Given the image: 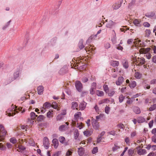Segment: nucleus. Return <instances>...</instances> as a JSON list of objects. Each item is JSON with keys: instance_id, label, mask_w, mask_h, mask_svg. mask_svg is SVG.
I'll list each match as a JSON object with an SVG mask.
<instances>
[{"instance_id": "1", "label": "nucleus", "mask_w": 156, "mask_h": 156, "mask_svg": "<svg viewBox=\"0 0 156 156\" xmlns=\"http://www.w3.org/2000/svg\"><path fill=\"white\" fill-rule=\"evenodd\" d=\"M19 111L21 112V113H23L25 112V110L22 107H19L17 108V107H16L15 109L14 110H11L9 109L6 112L7 114H8V115L10 116L15 115L16 113H18Z\"/></svg>"}, {"instance_id": "2", "label": "nucleus", "mask_w": 156, "mask_h": 156, "mask_svg": "<svg viewBox=\"0 0 156 156\" xmlns=\"http://www.w3.org/2000/svg\"><path fill=\"white\" fill-rule=\"evenodd\" d=\"M7 132L4 129L3 126L0 125V141L3 140L6 135Z\"/></svg>"}, {"instance_id": "3", "label": "nucleus", "mask_w": 156, "mask_h": 156, "mask_svg": "<svg viewBox=\"0 0 156 156\" xmlns=\"http://www.w3.org/2000/svg\"><path fill=\"white\" fill-rule=\"evenodd\" d=\"M19 73L20 71L19 70H17L15 72L13 73V77L9 78V83H11L18 77L19 76Z\"/></svg>"}, {"instance_id": "4", "label": "nucleus", "mask_w": 156, "mask_h": 156, "mask_svg": "<svg viewBox=\"0 0 156 156\" xmlns=\"http://www.w3.org/2000/svg\"><path fill=\"white\" fill-rule=\"evenodd\" d=\"M30 116L31 119L32 120H34L35 122L38 123L39 122V116H38L37 115H36L34 112H31L30 113Z\"/></svg>"}, {"instance_id": "5", "label": "nucleus", "mask_w": 156, "mask_h": 156, "mask_svg": "<svg viewBox=\"0 0 156 156\" xmlns=\"http://www.w3.org/2000/svg\"><path fill=\"white\" fill-rule=\"evenodd\" d=\"M43 144L44 147L46 149H48L49 147L50 143L48 139L46 137H45L43 139Z\"/></svg>"}, {"instance_id": "6", "label": "nucleus", "mask_w": 156, "mask_h": 156, "mask_svg": "<svg viewBox=\"0 0 156 156\" xmlns=\"http://www.w3.org/2000/svg\"><path fill=\"white\" fill-rule=\"evenodd\" d=\"M92 125L93 127L95 129H98L99 127V123L96 119H93L91 120Z\"/></svg>"}, {"instance_id": "7", "label": "nucleus", "mask_w": 156, "mask_h": 156, "mask_svg": "<svg viewBox=\"0 0 156 156\" xmlns=\"http://www.w3.org/2000/svg\"><path fill=\"white\" fill-rule=\"evenodd\" d=\"M141 148L140 146H139L137 147L136 148L138 150L137 153L140 155H144L146 153V151L145 149H140L139 148Z\"/></svg>"}, {"instance_id": "8", "label": "nucleus", "mask_w": 156, "mask_h": 156, "mask_svg": "<svg viewBox=\"0 0 156 156\" xmlns=\"http://www.w3.org/2000/svg\"><path fill=\"white\" fill-rule=\"evenodd\" d=\"M136 63L138 65L141 64L142 65L144 64L145 62V59L143 58H138L136 59Z\"/></svg>"}, {"instance_id": "9", "label": "nucleus", "mask_w": 156, "mask_h": 156, "mask_svg": "<svg viewBox=\"0 0 156 156\" xmlns=\"http://www.w3.org/2000/svg\"><path fill=\"white\" fill-rule=\"evenodd\" d=\"M75 86L76 89L79 91H80L81 90L82 88V84L79 81H77L76 82Z\"/></svg>"}, {"instance_id": "10", "label": "nucleus", "mask_w": 156, "mask_h": 156, "mask_svg": "<svg viewBox=\"0 0 156 156\" xmlns=\"http://www.w3.org/2000/svg\"><path fill=\"white\" fill-rule=\"evenodd\" d=\"M67 69L66 67H64L61 69L59 71V73L60 74H64L67 72Z\"/></svg>"}, {"instance_id": "11", "label": "nucleus", "mask_w": 156, "mask_h": 156, "mask_svg": "<svg viewBox=\"0 0 156 156\" xmlns=\"http://www.w3.org/2000/svg\"><path fill=\"white\" fill-rule=\"evenodd\" d=\"M24 142L26 143L28 142L29 144L31 146H34L35 145V144L33 142L32 139H25Z\"/></svg>"}, {"instance_id": "12", "label": "nucleus", "mask_w": 156, "mask_h": 156, "mask_svg": "<svg viewBox=\"0 0 156 156\" xmlns=\"http://www.w3.org/2000/svg\"><path fill=\"white\" fill-rule=\"evenodd\" d=\"M85 151L84 149L82 147L78 148V153L80 156L83 155L84 154Z\"/></svg>"}, {"instance_id": "13", "label": "nucleus", "mask_w": 156, "mask_h": 156, "mask_svg": "<svg viewBox=\"0 0 156 156\" xmlns=\"http://www.w3.org/2000/svg\"><path fill=\"white\" fill-rule=\"evenodd\" d=\"M138 97V94L134 95L133 96V98H131V99L130 98H129V97H127V98H128V100L126 101V104H131L133 101V98H135Z\"/></svg>"}, {"instance_id": "14", "label": "nucleus", "mask_w": 156, "mask_h": 156, "mask_svg": "<svg viewBox=\"0 0 156 156\" xmlns=\"http://www.w3.org/2000/svg\"><path fill=\"white\" fill-rule=\"evenodd\" d=\"M106 22L107 23L106 24V26L108 28H111L113 25L114 23L113 21L111 20H109L108 21V20H106Z\"/></svg>"}, {"instance_id": "15", "label": "nucleus", "mask_w": 156, "mask_h": 156, "mask_svg": "<svg viewBox=\"0 0 156 156\" xmlns=\"http://www.w3.org/2000/svg\"><path fill=\"white\" fill-rule=\"evenodd\" d=\"M52 142L55 148H57L58 145V140L56 139H54Z\"/></svg>"}, {"instance_id": "16", "label": "nucleus", "mask_w": 156, "mask_h": 156, "mask_svg": "<svg viewBox=\"0 0 156 156\" xmlns=\"http://www.w3.org/2000/svg\"><path fill=\"white\" fill-rule=\"evenodd\" d=\"M123 78L122 77H119L118 80L116 82V83L117 85H120L122 83L123 81Z\"/></svg>"}, {"instance_id": "17", "label": "nucleus", "mask_w": 156, "mask_h": 156, "mask_svg": "<svg viewBox=\"0 0 156 156\" xmlns=\"http://www.w3.org/2000/svg\"><path fill=\"white\" fill-rule=\"evenodd\" d=\"M111 65L113 67L117 66L119 64L118 61H112L111 62Z\"/></svg>"}, {"instance_id": "18", "label": "nucleus", "mask_w": 156, "mask_h": 156, "mask_svg": "<svg viewBox=\"0 0 156 156\" xmlns=\"http://www.w3.org/2000/svg\"><path fill=\"white\" fill-rule=\"evenodd\" d=\"M83 39L80 40L78 44V47L80 49H81L84 47V46L83 45Z\"/></svg>"}, {"instance_id": "19", "label": "nucleus", "mask_w": 156, "mask_h": 156, "mask_svg": "<svg viewBox=\"0 0 156 156\" xmlns=\"http://www.w3.org/2000/svg\"><path fill=\"white\" fill-rule=\"evenodd\" d=\"M129 87L131 88H134L136 86V82L133 80H131L129 84Z\"/></svg>"}, {"instance_id": "20", "label": "nucleus", "mask_w": 156, "mask_h": 156, "mask_svg": "<svg viewBox=\"0 0 156 156\" xmlns=\"http://www.w3.org/2000/svg\"><path fill=\"white\" fill-rule=\"evenodd\" d=\"M72 108L74 109L76 108V109H78V104L77 102H73L72 103Z\"/></svg>"}, {"instance_id": "21", "label": "nucleus", "mask_w": 156, "mask_h": 156, "mask_svg": "<svg viewBox=\"0 0 156 156\" xmlns=\"http://www.w3.org/2000/svg\"><path fill=\"white\" fill-rule=\"evenodd\" d=\"M96 94L98 96L101 97L104 95V92L101 91L97 90L96 92Z\"/></svg>"}, {"instance_id": "22", "label": "nucleus", "mask_w": 156, "mask_h": 156, "mask_svg": "<svg viewBox=\"0 0 156 156\" xmlns=\"http://www.w3.org/2000/svg\"><path fill=\"white\" fill-rule=\"evenodd\" d=\"M145 119L143 117H140L138 118L137 122L138 123H141L145 121Z\"/></svg>"}, {"instance_id": "23", "label": "nucleus", "mask_w": 156, "mask_h": 156, "mask_svg": "<svg viewBox=\"0 0 156 156\" xmlns=\"http://www.w3.org/2000/svg\"><path fill=\"white\" fill-rule=\"evenodd\" d=\"M121 5L119 4L115 3L112 6L113 8L114 9H117L120 7Z\"/></svg>"}, {"instance_id": "24", "label": "nucleus", "mask_w": 156, "mask_h": 156, "mask_svg": "<svg viewBox=\"0 0 156 156\" xmlns=\"http://www.w3.org/2000/svg\"><path fill=\"white\" fill-rule=\"evenodd\" d=\"M134 149L132 148L129 149L128 151V154L129 156H132L133 154Z\"/></svg>"}, {"instance_id": "25", "label": "nucleus", "mask_w": 156, "mask_h": 156, "mask_svg": "<svg viewBox=\"0 0 156 156\" xmlns=\"http://www.w3.org/2000/svg\"><path fill=\"white\" fill-rule=\"evenodd\" d=\"M74 134L75 139H76L78 138L79 134L78 130H75L74 133Z\"/></svg>"}, {"instance_id": "26", "label": "nucleus", "mask_w": 156, "mask_h": 156, "mask_svg": "<svg viewBox=\"0 0 156 156\" xmlns=\"http://www.w3.org/2000/svg\"><path fill=\"white\" fill-rule=\"evenodd\" d=\"M134 111L136 114H139L140 113V109L138 107H135L134 108Z\"/></svg>"}, {"instance_id": "27", "label": "nucleus", "mask_w": 156, "mask_h": 156, "mask_svg": "<svg viewBox=\"0 0 156 156\" xmlns=\"http://www.w3.org/2000/svg\"><path fill=\"white\" fill-rule=\"evenodd\" d=\"M122 65L123 67L126 69L127 68L129 67L128 62L126 61H124L122 62Z\"/></svg>"}, {"instance_id": "28", "label": "nucleus", "mask_w": 156, "mask_h": 156, "mask_svg": "<svg viewBox=\"0 0 156 156\" xmlns=\"http://www.w3.org/2000/svg\"><path fill=\"white\" fill-rule=\"evenodd\" d=\"M85 107V103L84 102H82L80 104V108L82 110H83Z\"/></svg>"}, {"instance_id": "29", "label": "nucleus", "mask_w": 156, "mask_h": 156, "mask_svg": "<svg viewBox=\"0 0 156 156\" xmlns=\"http://www.w3.org/2000/svg\"><path fill=\"white\" fill-rule=\"evenodd\" d=\"M63 118V116L62 114H60L58 115L56 117L57 121H60Z\"/></svg>"}, {"instance_id": "30", "label": "nucleus", "mask_w": 156, "mask_h": 156, "mask_svg": "<svg viewBox=\"0 0 156 156\" xmlns=\"http://www.w3.org/2000/svg\"><path fill=\"white\" fill-rule=\"evenodd\" d=\"M44 106L45 108H48L51 106V104L50 103L46 102L44 104Z\"/></svg>"}, {"instance_id": "31", "label": "nucleus", "mask_w": 156, "mask_h": 156, "mask_svg": "<svg viewBox=\"0 0 156 156\" xmlns=\"http://www.w3.org/2000/svg\"><path fill=\"white\" fill-rule=\"evenodd\" d=\"M155 109H156V104H154L149 108V110L150 111H152Z\"/></svg>"}, {"instance_id": "32", "label": "nucleus", "mask_w": 156, "mask_h": 156, "mask_svg": "<svg viewBox=\"0 0 156 156\" xmlns=\"http://www.w3.org/2000/svg\"><path fill=\"white\" fill-rule=\"evenodd\" d=\"M65 140V138L63 136H61L59 138V140L61 143H63Z\"/></svg>"}, {"instance_id": "33", "label": "nucleus", "mask_w": 156, "mask_h": 156, "mask_svg": "<svg viewBox=\"0 0 156 156\" xmlns=\"http://www.w3.org/2000/svg\"><path fill=\"white\" fill-rule=\"evenodd\" d=\"M67 126L65 125H63L61 126H59V130L61 131L65 129L67 127Z\"/></svg>"}, {"instance_id": "34", "label": "nucleus", "mask_w": 156, "mask_h": 156, "mask_svg": "<svg viewBox=\"0 0 156 156\" xmlns=\"http://www.w3.org/2000/svg\"><path fill=\"white\" fill-rule=\"evenodd\" d=\"M135 76L137 79H139L141 77V75L139 73L136 72L135 74Z\"/></svg>"}, {"instance_id": "35", "label": "nucleus", "mask_w": 156, "mask_h": 156, "mask_svg": "<svg viewBox=\"0 0 156 156\" xmlns=\"http://www.w3.org/2000/svg\"><path fill=\"white\" fill-rule=\"evenodd\" d=\"M44 90V87L42 86H40V95L42 94Z\"/></svg>"}, {"instance_id": "36", "label": "nucleus", "mask_w": 156, "mask_h": 156, "mask_svg": "<svg viewBox=\"0 0 156 156\" xmlns=\"http://www.w3.org/2000/svg\"><path fill=\"white\" fill-rule=\"evenodd\" d=\"M124 99V97L122 95H120L119 97V101L120 102H122Z\"/></svg>"}, {"instance_id": "37", "label": "nucleus", "mask_w": 156, "mask_h": 156, "mask_svg": "<svg viewBox=\"0 0 156 156\" xmlns=\"http://www.w3.org/2000/svg\"><path fill=\"white\" fill-rule=\"evenodd\" d=\"M84 134L85 135L87 136H90L91 134V133L90 131H86L83 132Z\"/></svg>"}, {"instance_id": "38", "label": "nucleus", "mask_w": 156, "mask_h": 156, "mask_svg": "<svg viewBox=\"0 0 156 156\" xmlns=\"http://www.w3.org/2000/svg\"><path fill=\"white\" fill-rule=\"evenodd\" d=\"M5 149V146L3 145L2 143H0V150H4Z\"/></svg>"}, {"instance_id": "39", "label": "nucleus", "mask_w": 156, "mask_h": 156, "mask_svg": "<svg viewBox=\"0 0 156 156\" xmlns=\"http://www.w3.org/2000/svg\"><path fill=\"white\" fill-rule=\"evenodd\" d=\"M51 106L54 109H56L57 107V105L56 102H54L52 103V105H51Z\"/></svg>"}, {"instance_id": "40", "label": "nucleus", "mask_w": 156, "mask_h": 156, "mask_svg": "<svg viewBox=\"0 0 156 156\" xmlns=\"http://www.w3.org/2000/svg\"><path fill=\"white\" fill-rule=\"evenodd\" d=\"M103 88L105 91L107 93L108 91V88L107 85H104L103 86Z\"/></svg>"}, {"instance_id": "41", "label": "nucleus", "mask_w": 156, "mask_h": 156, "mask_svg": "<svg viewBox=\"0 0 156 156\" xmlns=\"http://www.w3.org/2000/svg\"><path fill=\"white\" fill-rule=\"evenodd\" d=\"M10 141L13 144H15L17 142L16 139L14 137L11 138L10 139Z\"/></svg>"}, {"instance_id": "42", "label": "nucleus", "mask_w": 156, "mask_h": 156, "mask_svg": "<svg viewBox=\"0 0 156 156\" xmlns=\"http://www.w3.org/2000/svg\"><path fill=\"white\" fill-rule=\"evenodd\" d=\"M81 115V113L80 112H78L77 113L75 114L74 115L76 119H77L79 118L80 115Z\"/></svg>"}, {"instance_id": "43", "label": "nucleus", "mask_w": 156, "mask_h": 156, "mask_svg": "<svg viewBox=\"0 0 156 156\" xmlns=\"http://www.w3.org/2000/svg\"><path fill=\"white\" fill-rule=\"evenodd\" d=\"M110 107L108 106H106L105 108V112L107 114L109 113V112L110 111Z\"/></svg>"}, {"instance_id": "44", "label": "nucleus", "mask_w": 156, "mask_h": 156, "mask_svg": "<svg viewBox=\"0 0 156 156\" xmlns=\"http://www.w3.org/2000/svg\"><path fill=\"white\" fill-rule=\"evenodd\" d=\"M98 147H94L92 151V153L93 154H95L98 152Z\"/></svg>"}, {"instance_id": "45", "label": "nucleus", "mask_w": 156, "mask_h": 156, "mask_svg": "<svg viewBox=\"0 0 156 156\" xmlns=\"http://www.w3.org/2000/svg\"><path fill=\"white\" fill-rule=\"evenodd\" d=\"M134 24L136 26L140 23V21L137 19H135L133 21Z\"/></svg>"}, {"instance_id": "46", "label": "nucleus", "mask_w": 156, "mask_h": 156, "mask_svg": "<svg viewBox=\"0 0 156 156\" xmlns=\"http://www.w3.org/2000/svg\"><path fill=\"white\" fill-rule=\"evenodd\" d=\"M145 32L146 36L148 37L151 34V31L150 30H147L145 31Z\"/></svg>"}, {"instance_id": "47", "label": "nucleus", "mask_w": 156, "mask_h": 156, "mask_svg": "<svg viewBox=\"0 0 156 156\" xmlns=\"http://www.w3.org/2000/svg\"><path fill=\"white\" fill-rule=\"evenodd\" d=\"M96 87V83H93L91 85V87L93 89H95Z\"/></svg>"}, {"instance_id": "48", "label": "nucleus", "mask_w": 156, "mask_h": 156, "mask_svg": "<svg viewBox=\"0 0 156 156\" xmlns=\"http://www.w3.org/2000/svg\"><path fill=\"white\" fill-rule=\"evenodd\" d=\"M135 2L136 0H132L131 2L129 4V7L134 4L135 3Z\"/></svg>"}, {"instance_id": "49", "label": "nucleus", "mask_w": 156, "mask_h": 156, "mask_svg": "<svg viewBox=\"0 0 156 156\" xmlns=\"http://www.w3.org/2000/svg\"><path fill=\"white\" fill-rule=\"evenodd\" d=\"M115 92L114 91L111 90L108 94V96L110 97L112 96L114 94Z\"/></svg>"}, {"instance_id": "50", "label": "nucleus", "mask_w": 156, "mask_h": 156, "mask_svg": "<svg viewBox=\"0 0 156 156\" xmlns=\"http://www.w3.org/2000/svg\"><path fill=\"white\" fill-rule=\"evenodd\" d=\"M18 148H19V149H20L22 150H25V148L24 146H23L21 145H18Z\"/></svg>"}, {"instance_id": "51", "label": "nucleus", "mask_w": 156, "mask_h": 156, "mask_svg": "<svg viewBox=\"0 0 156 156\" xmlns=\"http://www.w3.org/2000/svg\"><path fill=\"white\" fill-rule=\"evenodd\" d=\"M143 25L144 27H149L150 26V24L149 23L146 22L144 23Z\"/></svg>"}, {"instance_id": "52", "label": "nucleus", "mask_w": 156, "mask_h": 156, "mask_svg": "<svg viewBox=\"0 0 156 156\" xmlns=\"http://www.w3.org/2000/svg\"><path fill=\"white\" fill-rule=\"evenodd\" d=\"M61 153V152L58 151L55 152L52 156H58Z\"/></svg>"}, {"instance_id": "53", "label": "nucleus", "mask_w": 156, "mask_h": 156, "mask_svg": "<svg viewBox=\"0 0 156 156\" xmlns=\"http://www.w3.org/2000/svg\"><path fill=\"white\" fill-rule=\"evenodd\" d=\"M78 127H79L80 129H81L83 127L82 123H80V124H79L78 123H77V126Z\"/></svg>"}, {"instance_id": "54", "label": "nucleus", "mask_w": 156, "mask_h": 156, "mask_svg": "<svg viewBox=\"0 0 156 156\" xmlns=\"http://www.w3.org/2000/svg\"><path fill=\"white\" fill-rule=\"evenodd\" d=\"M88 80V79L86 77H83L82 80V82L84 83L87 82Z\"/></svg>"}, {"instance_id": "55", "label": "nucleus", "mask_w": 156, "mask_h": 156, "mask_svg": "<svg viewBox=\"0 0 156 156\" xmlns=\"http://www.w3.org/2000/svg\"><path fill=\"white\" fill-rule=\"evenodd\" d=\"M125 142L127 144H129V140L128 137H126L125 139Z\"/></svg>"}, {"instance_id": "56", "label": "nucleus", "mask_w": 156, "mask_h": 156, "mask_svg": "<svg viewBox=\"0 0 156 156\" xmlns=\"http://www.w3.org/2000/svg\"><path fill=\"white\" fill-rule=\"evenodd\" d=\"M152 141L156 143V135L153 136L152 139Z\"/></svg>"}, {"instance_id": "57", "label": "nucleus", "mask_w": 156, "mask_h": 156, "mask_svg": "<svg viewBox=\"0 0 156 156\" xmlns=\"http://www.w3.org/2000/svg\"><path fill=\"white\" fill-rule=\"evenodd\" d=\"M153 122H154L152 120V121H151L149 123V126L150 128H151L152 126L153 125Z\"/></svg>"}, {"instance_id": "58", "label": "nucleus", "mask_w": 156, "mask_h": 156, "mask_svg": "<svg viewBox=\"0 0 156 156\" xmlns=\"http://www.w3.org/2000/svg\"><path fill=\"white\" fill-rule=\"evenodd\" d=\"M45 118V117L44 115H40V121L44 120Z\"/></svg>"}, {"instance_id": "59", "label": "nucleus", "mask_w": 156, "mask_h": 156, "mask_svg": "<svg viewBox=\"0 0 156 156\" xmlns=\"http://www.w3.org/2000/svg\"><path fill=\"white\" fill-rule=\"evenodd\" d=\"M105 47L106 48L108 49L110 47V44L109 43H107L105 44Z\"/></svg>"}, {"instance_id": "60", "label": "nucleus", "mask_w": 156, "mask_h": 156, "mask_svg": "<svg viewBox=\"0 0 156 156\" xmlns=\"http://www.w3.org/2000/svg\"><path fill=\"white\" fill-rule=\"evenodd\" d=\"M126 87H122L120 90L121 91L122 93H124L126 92Z\"/></svg>"}, {"instance_id": "61", "label": "nucleus", "mask_w": 156, "mask_h": 156, "mask_svg": "<svg viewBox=\"0 0 156 156\" xmlns=\"http://www.w3.org/2000/svg\"><path fill=\"white\" fill-rule=\"evenodd\" d=\"M94 89H93L92 88H91L90 90V94H94L95 93V91H94Z\"/></svg>"}, {"instance_id": "62", "label": "nucleus", "mask_w": 156, "mask_h": 156, "mask_svg": "<svg viewBox=\"0 0 156 156\" xmlns=\"http://www.w3.org/2000/svg\"><path fill=\"white\" fill-rule=\"evenodd\" d=\"M102 140V138L101 137H99V136H98V138L97 140V143H100L101 141Z\"/></svg>"}, {"instance_id": "63", "label": "nucleus", "mask_w": 156, "mask_h": 156, "mask_svg": "<svg viewBox=\"0 0 156 156\" xmlns=\"http://www.w3.org/2000/svg\"><path fill=\"white\" fill-rule=\"evenodd\" d=\"M105 131H103L99 135V137H101L102 136H103V135H104L105 133Z\"/></svg>"}, {"instance_id": "64", "label": "nucleus", "mask_w": 156, "mask_h": 156, "mask_svg": "<svg viewBox=\"0 0 156 156\" xmlns=\"http://www.w3.org/2000/svg\"><path fill=\"white\" fill-rule=\"evenodd\" d=\"M151 84H154L156 83V79H154L151 81Z\"/></svg>"}]
</instances>
